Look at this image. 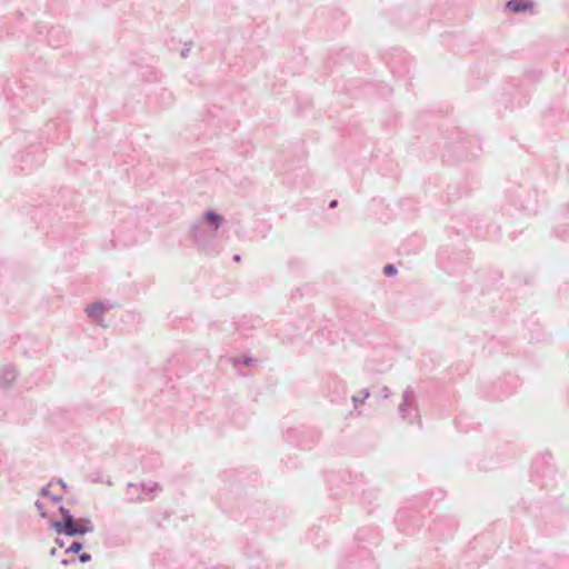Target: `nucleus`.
Wrapping results in <instances>:
<instances>
[{
  "label": "nucleus",
  "mask_w": 569,
  "mask_h": 569,
  "mask_svg": "<svg viewBox=\"0 0 569 569\" xmlns=\"http://www.w3.org/2000/svg\"><path fill=\"white\" fill-rule=\"evenodd\" d=\"M61 520L51 523V527L59 535L83 536L93 531L92 522L87 518L74 519L71 512L64 507H60Z\"/></svg>",
  "instance_id": "obj_1"
},
{
  "label": "nucleus",
  "mask_w": 569,
  "mask_h": 569,
  "mask_svg": "<svg viewBox=\"0 0 569 569\" xmlns=\"http://www.w3.org/2000/svg\"><path fill=\"white\" fill-rule=\"evenodd\" d=\"M66 488L63 481L50 482L41 489V496L48 497L53 501H59L62 498V492Z\"/></svg>",
  "instance_id": "obj_2"
},
{
  "label": "nucleus",
  "mask_w": 569,
  "mask_h": 569,
  "mask_svg": "<svg viewBox=\"0 0 569 569\" xmlns=\"http://www.w3.org/2000/svg\"><path fill=\"white\" fill-rule=\"evenodd\" d=\"M201 223L208 224L209 228L211 229L212 234H214L218 231V229L222 226L223 217L209 210L203 212Z\"/></svg>",
  "instance_id": "obj_3"
},
{
  "label": "nucleus",
  "mask_w": 569,
  "mask_h": 569,
  "mask_svg": "<svg viewBox=\"0 0 569 569\" xmlns=\"http://www.w3.org/2000/svg\"><path fill=\"white\" fill-rule=\"evenodd\" d=\"M110 308L109 305L103 302H94L87 307V313L96 321H101L102 315Z\"/></svg>",
  "instance_id": "obj_4"
},
{
  "label": "nucleus",
  "mask_w": 569,
  "mask_h": 569,
  "mask_svg": "<svg viewBox=\"0 0 569 569\" xmlns=\"http://www.w3.org/2000/svg\"><path fill=\"white\" fill-rule=\"evenodd\" d=\"M507 8L512 12H523L532 10L533 2L531 0H510L507 2Z\"/></svg>",
  "instance_id": "obj_5"
},
{
  "label": "nucleus",
  "mask_w": 569,
  "mask_h": 569,
  "mask_svg": "<svg viewBox=\"0 0 569 569\" xmlns=\"http://www.w3.org/2000/svg\"><path fill=\"white\" fill-rule=\"evenodd\" d=\"M412 403H411V399H410V392L406 391L405 397H403V402L400 405V411L403 416L407 411V407H410Z\"/></svg>",
  "instance_id": "obj_6"
},
{
  "label": "nucleus",
  "mask_w": 569,
  "mask_h": 569,
  "mask_svg": "<svg viewBox=\"0 0 569 569\" xmlns=\"http://www.w3.org/2000/svg\"><path fill=\"white\" fill-rule=\"evenodd\" d=\"M199 228H200V224H194V226H192V228H191V237H192V238H193V240H196L197 242L202 241V236L199 233Z\"/></svg>",
  "instance_id": "obj_7"
},
{
  "label": "nucleus",
  "mask_w": 569,
  "mask_h": 569,
  "mask_svg": "<svg viewBox=\"0 0 569 569\" xmlns=\"http://www.w3.org/2000/svg\"><path fill=\"white\" fill-rule=\"evenodd\" d=\"M82 549V543L80 542H72L67 549L66 552H73L77 553Z\"/></svg>",
  "instance_id": "obj_8"
},
{
  "label": "nucleus",
  "mask_w": 569,
  "mask_h": 569,
  "mask_svg": "<svg viewBox=\"0 0 569 569\" xmlns=\"http://www.w3.org/2000/svg\"><path fill=\"white\" fill-rule=\"evenodd\" d=\"M383 272L386 273V276H393L397 273V269L395 268L393 264H387L383 269Z\"/></svg>",
  "instance_id": "obj_9"
},
{
  "label": "nucleus",
  "mask_w": 569,
  "mask_h": 569,
  "mask_svg": "<svg viewBox=\"0 0 569 569\" xmlns=\"http://www.w3.org/2000/svg\"><path fill=\"white\" fill-rule=\"evenodd\" d=\"M158 488V485L156 482H151L148 486H144V489L149 492H153Z\"/></svg>",
  "instance_id": "obj_10"
},
{
  "label": "nucleus",
  "mask_w": 569,
  "mask_h": 569,
  "mask_svg": "<svg viewBox=\"0 0 569 569\" xmlns=\"http://www.w3.org/2000/svg\"><path fill=\"white\" fill-rule=\"evenodd\" d=\"M90 559H91V556H90L89 553H86V552H84V553H82V555H80V557H79V560H80L81 562H87V561H89Z\"/></svg>",
  "instance_id": "obj_11"
},
{
  "label": "nucleus",
  "mask_w": 569,
  "mask_h": 569,
  "mask_svg": "<svg viewBox=\"0 0 569 569\" xmlns=\"http://www.w3.org/2000/svg\"><path fill=\"white\" fill-rule=\"evenodd\" d=\"M36 506L37 508L41 511V515L44 516V512H43V505L39 501L36 502Z\"/></svg>",
  "instance_id": "obj_12"
},
{
  "label": "nucleus",
  "mask_w": 569,
  "mask_h": 569,
  "mask_svg": "<svg viewBox=\"0 0 569 569\" xmlns=\"http://www.w3.org/2000/svg\"><path fill=\"white\" fill-rule=\"evenodd\" d=\"M189 48L184 49L182 52H181V56L182 57H187L188 52H189Z\"/></svg>",
  "instance_id": "obj_13"
},
{
  "label": "nucleus",
  "mask_w": 569,
  "mask_h": 569,
  "mask_svg": "<svg viewBox=\"0 0 569 569\" xmlns=\"http://www.w3.org/2000/svg\"><path fill=\"white\" fill-rule=\"evenodd\" d=\"M336 206H337V200H332V201L330 202V207H331V208H335Z\"/></svg>",
  "instance_id": "obj_14"
},
{
  "label": "nucleus",
  "mask_w": 569,
  "mask_h": 569,
  "mask_svg": "<svg viewBox=\"0 0 569 569\" xmlns=\"http://www.w3.org/2000/svg\"><path fill=\"white\" fill-rule=\"evenodd\" d=\"M233 260H234L236 262H239V261H240V256L236 254V256L233 257Z\"/></svg>",
  "instance_id": "obj_15"
},
{
  "label": "nucleus",
  "mask_w": 569,
  "mask_h": 569,
  "mask_svg": "<svg viewBox=\"0 0 569 569\" xmlns=\"http://www.w3.org/2000/svg\"><path fill=\"white\" fill-rule=\"evenodd\" d=\"M57 543H58V545H59V547H61V548L64 546V545H63V542H62V541H60L59 539H57Z\"/></svg>",
  "instance_id": "obj_16"
},
{
  "label": "nucleus",
  "mask_w": 569,
  "mask_h": 569,
  "mask_svg": "<svg viewBox=\"0 0 569 569\" xmlns=\"http://www.w3.org/2000/svg\"><path fill=\"white\" fill-rule=\"evenodd\" d=\"M50 555H51V556H54V555H56V549H52V550L50 551Z\"/></svg>",
  "instance_id": "obj_17"
},
{
  "label": "nucleus",
  "mask_w": 569,
  "mask_h": 569,
  "mask_svg": "<svg viewBox=\"0 0 569 569\" xmlns=\"http://www.w3.org/2000/svg\"><path fill=\"white\" fill-rule=\"evenodd\" d=\"M368 397H369V392H365L363 398H368Z\"/></svg>",
  "instance_id": "obj_18"
}]
</instances>
